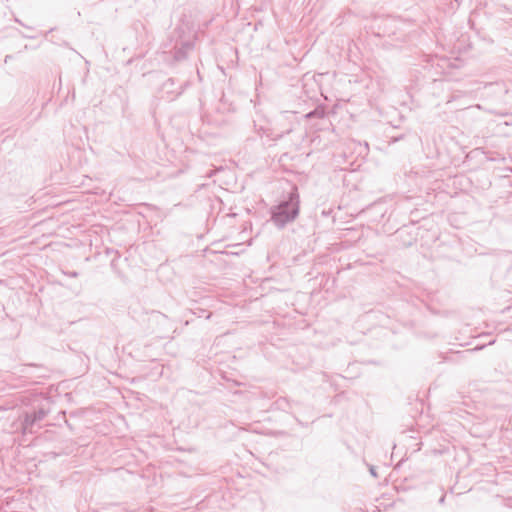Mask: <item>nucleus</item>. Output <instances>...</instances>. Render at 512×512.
<instances>
[{"label": "nucleus", "instance_id": "obj_2", "mask_svg": "<svg viewBox=\"0 0 512 512\" xmlns=\"http://www.w3.org/2000/svg\"><path fill=\"white\" fill-rule=\"evenodd\" d=\"M47 412L44 409H39L33 413H26L22 422L25 431H32L33 425L45 418Z\"/></svg>", "mask_w": 512, "mask_h": 512}, {"label": "nucleus", "instance_id": "obj_1", "mask_svg": "<svg viewBox=\"0 0 512 512\" xmlns=\"http://www.w3.org/2000/svg\"><path fill=\"white\" fill-rule=\"evenodd\" d=\"M299 213V195L292 192L288 200L281 202L272 211V221L274 224L283 228L287 223L293 221Z\"/></svg>", "mask_w": 512, "mask_h": 512}, {"label": "nucleus", "instance_id": "obj_3", "mask_svg": "<svg viewBox=\"0 0 512 512\" xmlns=\"http://www.w3.org/2000/svg\"><path fill=\"white\" fill-rule=\"evenodd\" d=\"M370 473H371L373 476H376V472H375V468H374V467H371V468H370Z\"/></svg>", "mask_w": 512, "mask_h": 512}, {"label": "nucleus", "instance_id": "obj_4", "mask_svg": "<svg viewBox=\"0 0 512 512\" xmlns=\"http://www.w3.org/2000/svg\"><path fill=\"white\" fill-rule=\"evenodd\" d=\"M71 276H72V277H76V276H77V272H73V273L71 274Z\"/></svg>", "mask_w": 512, "mask_h": 512}]
</instances>
